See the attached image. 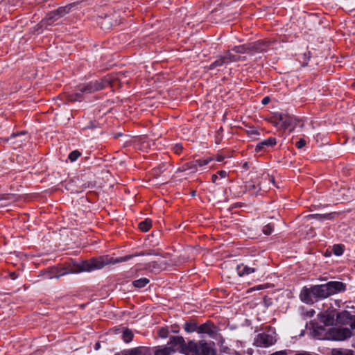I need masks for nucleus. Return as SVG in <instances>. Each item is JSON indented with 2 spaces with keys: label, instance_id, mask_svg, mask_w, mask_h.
Instances as JSON below:
<instances>
[{
  "label": "nucleus",
  "instance_id": "obj_1",
  "mask_svg": "<svg viewBox=\"0 0 355 355\" xmlns=\"http://www.w3.org/2000/svg\"><path fill=\"white\" fill-rule=\"evenodd\" d=\"M336 321L341 325H349L350 329L342 326L329 328V340L343 341L352 336V329H355V315L348 311H343L336 314Z\"/></svg>",
  "mask_w": 355,
  "mask_h": 355
},
{
  "label": "nucleus",
  "instance_id": "obj_2",
  "mask_svg": "<svg viewBox=\"0 0 355 355\" xmlns=\"http://www.w3.org/2000/svg\"><path fill=\"white\" fill-rule=\"evenodd\" d=\"M133 255H127L118 258L109 257H99L89 260L82 261L78 266V270L76 272H90L95 270H99L109 264H116L118 263L127 261L130 259Z\"/></svg>",
  "mask_w": 355,
  "mask_h": 355
},
{
  "label": "nucleus",
  "instance_id": "obj_3",
  "mask_svg": "<svg viewBox=\"0 0 355 355\" xmlns=\"http://www.w3.org/2000/svg\"><path fill=\"white\" fill-rule=\"evenodd\" d=\"M109 85L110 82L103 79L91 81L87 84L80 85L78 87V92L69 94L67 98L70 101H80L83 94H92L102 90Z\"/></svg>",
  "mask_w": 355,
  "mask_h": 355
},
{
  "label": "nucleus",
  "instance_id": "obj_4",
  "mask_svg": "<svg viewBox=\"0 0 355 355\" xmlns=\"http://www.w3.org/2000/svg\"><path fill=\"white\" fill-rule=\"evenodd\" d=\"M273 331L259 333L254 338V345L259 347H268L276 343V338Z\"/></svg>",
  "mask_w": 355,
  "mask_h": 355
},
{
  "label": "nucleus",
  "instance_id": "obj_5",
  "mask_svg": "<svg viewBox=\"0 0 355 355\" xmlns=\"http://www.w3.org/2000/svg\"><path fill=\"white\" fill-rule=\"evenodd\" d=\"M189 355H213L210 347L205 343H196L189 342L188 345Z\"/></svg>",
  "mask_w": 355,
  "mask_h": 355
},
{
  "label": "nucleus",
  "instance_id": "obj_6",
  "mask_svg": "<svg viewBox=\"0 0 355 355\" xmlns=\"http://www.w3.org/2000/svg\"><path fill=\"white\" fill-rule=\"evenodd\" d=\"M264 49L261 43H252L249 44H243L234 46L232 49L233 51L237 53H250L254 51H262Z\"/></svg>",
  "mask_w": 355,
  "mask_h": 355
},
{
  "label": "nucleus",
  "instance_id": "obj_7",
  "mask_svg": "<svg viewBox=\"0 0 355 355\" xmlns=\"http://www.w3.org/2000/svg\"><path fill=\"white\" fill-rule=\"evenodd\" d=\"M275 117L284 128H294L296 119L293 116L279 113L277 114Z\"/></svg>",
  "mask_w": 355,
  "mask_h": 355
},
{
  "label": "nucleus",
  "instance_id": "obj_8",
  "mask_svg": "<svg viewBox=\"0 0 355 355\" xmlns=\"http://www.w3.org/2000/svg\"><path fill=\"white\" fill-rule=\"evenodd\" d=\"M312 293L315 295V300L330 296L326 284L312 286Z\"/></svg>",
  "mask_w": 355,
  "mask_h": 355
},
{
  "label": "nucleus",
  "instance_id": "obj_9",
  "mask_svg": "<svg viewBox=\"0 0 355 355\" xmlns=\"http://www.w3.org/2000/svg\"><path fill=\"white\" fill-rule=\"evenodd\" d=\"M326 285L330 295L343 292L346 290V285L341 282L331 281L327 282Z\"/></svg>",
  "mask_w": 355,
  "mask_h": 355
},
{
  "label": "nucleus",
  "instance_id": "obj_10",
  "mask_svg": "<svg viewBox=\"0 0 355 355\" xmlns=\"http://www.w3.org/2000/svg\"><path fill=\"white\" fill-rule=\"evenodd\" d=\"M217 331V327L211 322H205L198 326V334H207L211 337H214Z\"/></svg>",
  "mask_w": 355,
  "mask_h": 355
},
{
  "label": "nucleus",
  "instance_id": "obj_11",
  "mask_svg": "<svg viewBox=\"0 0 355 355\" xmlns=\"http://www.w3.org/2000/svg\"><path fill=\"white\" fill-rule=\"evenodd\" d=\"M277 144V140L275 137H269L263 141L259 142L256 147V152L266 151L270 148H272Z\"/></svg>",
  "mask_w": 355,
  "mask_h": 355
},
{
  "label": "nucleus",
  "instance_id": "obj_12",
  "mask_svg": "<svg viewBox=\"0 0 355 355\" xmlns=\"http://www.w3.org/2000/svg\"><path fill=\"white\" fill-rule=\"evenodd\" d=\"M168 345L174 349V352L180 351L184 345V340L182 336H171Z\"/></svg>",
  "mask_w": 355,
  "mask_h": 355
},
{
  "label": "nucleus",
  "instance_id": "obj_13",
  "mask_svg": "<svg viewBox=\"0 0 355 355\" xmlns=\"http://www.w3.org/2000/svg\"><path fill=\"white\" fill-rule=\"evenodd\" d=\"M300 300L306 304H313L315 300V295L312 293V287L304 288L300 294Z\"/></svg>",
  "mask_w": 355,
  "mask_h": 355
},
{
  "label": "nucleus",
  "instance_id": "obj_14",
  "mask_svg": "<svg viewBox=\"0 0 355 355\" xmlns=\"http://www.w3.org/2000/svg\"><path fill=\"white\" fill-rule=\"evenodd\" d=\"M313 334L314 337L320 340H329V328L323 326H315L313 327Z\"/></svg>",
  "mask_w": 355,
  "mask_h": 355
},
{
  "label": "nucleus",
  "instance_id": "obj_15",
  "mask_svg": "<svg viewBox=\"0 0 355 355\" xmlns=\"http://www.w3.org/2000/svg\"><path fill=\"white\" fill-rule=\"evenodd\" d=\"M116 355H150V353L146 347H138L122 352L120 354H117Z\"/></svg>",
  "mask_w": 355,
  "mask_h": 355
},
{
  "label": "nucleus",
  "instance_id": "obj_16",
  "mask_svg": "<svg viewBox=\"0 0 355 355\" xmlns=\"http://www.w3.org/2000/svg\"><path fill=\"white\" fill-rule=\"evenodd\" d=\"M213 160L212 158L211 157H207V158H204V159H196L192 162H190L187 165H188V168L189 169H191V170H198V168L200 167V168H202L205 165H207L208 164L210 163V162H211Z\"/></svg>",
  "mask_w": 355,
  "mask_h": 355
},
{
  "label": "nucleus",
  "instance_id": "obj_17",
  "mask_svg": "<svg viewBox=\"0 0 355 355\" xmlns=\"http://www.w3.org/2000/svg\"><path fill=\"white\" fill-rule=\"evenodd\" d=\"M320 321L325 326L332 325L335 322V314L332 312H324L318 315Z\"/></svg>",
  "mask_w": 355,
  "mask_h": 355
},
{
  "label": "nucleus",
  "instance_id": "obj_18",
  "mask_svg": "<svg viewBox=\"0 0 355 355\" xmlns=\"http://www.w3.org/2000/svg\"><path fill=\"white\" fill-rule=\"evenodd\" d=\"M256 268L252 267H249L244 264H241L237 266L236 272L239 276L242 277L244 275H250L254 272H255Z\"/></svg>",
  "mask_w": 355,
  "mask_h": 355
},
{
  "label": "nucleus",
  "instance_id": "obj_19",
  "mask_svg": "<svg viewBox=\"0 0 355 355\" xmlns=\"http://www.w3.org/2000/svg\"><path fill=\"white\" fill-rule=\"evenodd\" d=\"M59 19H60V17L55 10H53L49 12L42 22L45 25H51Z\"/></svg>",
  "mask_w": 355,
  "mask_h": 355
},
{
  "label": "nucleus",
  "instance_id": "obj_20",
  "mask_svg": "<svg viewBox=\"0 0 355 355\" xmlns=\"http://www.w3.org/2000/svg\"><path fill=\"white\" fill-rule=\"evenodd\" d=\"M226 64L225 58L223 55L217 57L216 60L213 62L210 65L207 67V69L212 70L216 67H219Z\"/></svg>",
  "mask_w": 355,
  "mask_h": 355
},
{
  "label": "nucleus",
  "instance_id": "obj_21",
  "mask_svg": "<svg viewBox=\"0 0 355 355\" xmlns=\"http://www.w3.org/2000/svg\"><path fill=\"white\" fill-rule=\"evenodd\" d=\"M225 58L226 64L237 62L240 60L241 57L237 55L232 54L230 51H227L225 55H223Z\"/></svg>",
  "mask_w": 355,
  "mask_h": 355
},
{
  "label": "nucleus",
  "instance_id": "obj_22",
  "mask_svg": "<svg viewBox=\"0 0 355 355\" xmlns=\"http://www.w3.org/2000/svg\"><path fill=\"white\" fill-rule=\"evenodd\" d=\"M173 352L174 349L169 347V345L167 344V345L157 349L155 352V355H170Z\"/></svg>",
  "mask_w": 355,
  "mask_h": 355
},
{
  "label": "nucleus",
  "instance_id": "obj_23",
  "mask_svg": "<svg viewBox=\"0 0 355 355\" xmlns=\"http://www.w3.org/2000/svg\"><path fill=\"white\" fill-rule=\"evenodd\" d=\"M246 189L252 193V194H256L259 190L261 189V186L260 184L257 185L253 182H249L246 184Z\"/></svg>",
  "mask_w": 355,
  "mask_h": 355
},
{
  "label": "nucleus",
  "instance_id": "obj_24",
  "mask_svg": "<svg viewBox=\"0 0 355 355\" xmlns=\"http://www.w3.org/2000/svg\"><path fill=\"white\" fill-rule=\"evenodd\" d=\"M152 226L150 219H146L139 223V228L144 232H148Z\"/></svg>",
  "mask_w": 355,
  "mask_h": 355
},
{
  "label": "nucleus",
  "instance_id": "obj_25",
  "mask_svg": "<svg viewBox=\"0 0 355 355\" xmlns=\"http://www.w3.org/2000/svg\"><path fill=\"white\" fill-rule=\"evenodd\" d=\"M354 352L350 349L335 348L331 349L332 355H353Z\"/></svg>",
  "mask_w": 355,
  "mask_h": 355
},
{
  "label": "nucleus",
  "instance_id": "obj_26",
  "mask_svg": "<svg viewBox=\"0 0 355 355\" xmlns=\"http://www.w3.org/2000/svg\"><path fill=\"white\" fill-rule=\"evenodd\" d=\"M184 330L188 333H192L194 331H197L198 333V326L196 323L192 322H185Z\"/></svg>",
  "mask_w": 355,
  "mask_h": 355
},
{
  "label": "nucleus",
  "instance_id": "obj_27",
  "mask_svg": "<svg viewBox=\"0 0 355 355\" xmlns=\"http://www.w3.org/2000/svg\"><path fill=\"white\" fill-rule=\"evenodd\" d=\"M148 283H149V279L146 277H143V278H141V279L134 281L132 282V284L135 287L141 288L144 287L146 285H147Z\"/></svg>",
  "mask_w": 355,
  "mask_h": 355
},
{
  "label": "nucleus",
  "instance_id": "obj_28",
  "mask_svg": "<svg viewBox=\"0 0 355 355\" xmlns=\"http://www.w3.org/2000/svg\"><path fill=\"white\" fill-rule=\"evenodd\" d=\"M133 338V333L131 330L125 329L123 331L122 338L125 343H130Z\"/></svg>",
  "mask_w": 355,
  "mask_h": 355
},
{
  "label": "nucleus",
  "instance_id": "obj_29",
  "mask_svg": "<svg viewBox=\"0 0 355 355\" xmlns=\"http://www.w3.org/2000/svg\"><path fill=\"white\" fill-rule=\"evenodd\" d=\"M71 6H66L64 7H60L55 11L57 12L58 15L61 17H64L67 14H68L70 12V10L71 8Z\"/></svg>",
  "mask_w": 355,
  "mask_h": 355
},
{
  "label": "nucleus",
  "instance_id": "obj_30",
  "mask_svg": "<svg viewBox=\"0 0 355 355\" xmlns=\"http://www.w3.org/2000/svg\"><path fill=\"white\" fill-rule=\"evenodd\" d=\"M274 230V226L271 224H268L263 227V232L266 235H270Z\"/></svg>",
  "mask_w": 355,
  "mask_h": 355
},
{
  "label": "nucleus",
  "instance_id": "obj_31",
  "mask_svg": "<svg viewBox=\"0 0 355 355\" xmlns=\"http://www.w3.org/2000/svg\"><path fill=\"white\" fill-rule=\"evenodd\" d=\"M80 153L78 150H73L69 155V159L71 162H75L80 156Z\"/></svg>",
  "mask_w": 355,
  "mask_h": 355
},
{
  "label": "nucleus",
  "instance_id": "obj_32",
  "mask_svg": "<svg viewBox=\"0 0 355 355\" xmlns=\"http://www.w3.org/2000/svg\"><path fill=\"white\" fill-rule=\"evenodd\" d=\"M333 250H334V254L338 256L341 255L343 253V249L339 245H334Z\"/></svg>",
  "mask_w": 355,
  "mask_h": 355
},
{
  "label": "nucleus",
  "instance_id": "obj_33",
  "mask_svg": "<svg viewBox=\"0 0 355 355\" xmlns=\"http://www.w3.org/2000/svg\"><path fill=\"white\" fill-rule=\"evenodd\" d=\"M183 149L182 145L181 144H176L173 147V150L176 154H180Z\"/></svg>",
  "mask_w": 355,
  "mask_h": 355
},
{
  "label": "nucleus",
  "instance_id": "obj_34",
  "mask_svg": "<svg viewBox=\"0 0 355 355\" xmlns=\"http://www.w3.org/2000/svg\"><path fill=\"white\" fill-rule=\"evenodd\" d=\"M306 145V141L304 139H300L297 143L296 146L298 148H302Z\"/></svg>",
  "mask_w": 355,
  "mask_h": 355
},
{
  "label": "nucleus",
  "instance_id": "obj_35",
  "mask_svg": "<svg viewBox=\"0 0 355 355\" xmlns=\"http://www.w3.org/2000/svg\"><path fill=\"white\" fill-rule=\"evenodd\" d=\"M217 174L219 175L221 178H225L227 175V172L226 171L222 170L218 171Z\"/></svg>",
  "mask_w": 355,
  "mask_h": 355
},
{
  "label": "nucleus",
  "instance_id": "obj_36",
  "mask_svg": "<svg viewBox=\"0 0 355 355\" xmlns=\"http://www.w3.org/2000/svg\"><path fill=\"white\" fill-rule=\"evenodd\" d=\"M218 179V174H214L211 177V180L214 183L218 184L217 180Z\"/></svg>",
  "mask_w": 355,
  "mask_h": 355
},
{
  "label": "nucleus",
  "instance_id": "obj_37",
  "mask_svg": "<svg viewBox=\"0 0 355 355\" xmlns=\"http://www.w3.org/2000/svg\"><path fill=\"white\" fill-rule=\"evenodd\" d=\"M269 101H270V98L266 96V97L263 98L262 103L263 105H266V104H268L269 103Z\"/></svg>",
  "mask_w": 355,
  "mask_h": 355
},
{
  "label": "nucleus",
  "instance_id": "obj_38",
  "mask_svg": "<svg viewBox=\"0 0 355 355\" xmlns=\"http://www.w3.org/2000/svg\"><path fill=\"white\" fill-rule=\"evenodd\" d=\"M331 217H330L329 214H327V215H325V216H319L320 220L329 219Z\"/></svg>",
  "mask_w": 355,
  "mask_h": 355
},
{
  "label": "nucleus",
  "instance_id": "obj_39",
  "mask_svg": "<svg viewBox=\"0 0 355 355\" xmlns=\"http://www.w3.org/2000/svg\"><path fill=\"white\" fill-rule=\"evenodd\" d=\"M223 159H224V158H223V156H218V157H216V160H217L218 162H222V161L223 160Z\"/></svg>",
  "mask_w": 355,
  "mask_h": 355
},
{
  "label": "nucleus",
  "instance_id": "obj_40",
  "mask_svg": "<svg viewBox=\"0 0 355 355\" xmlns=\"http://www.w3.org/2000/svg\"><path fill=\"white\" fill-rule=\"evenodd\" d=\"M268 180L269 182H272V184H274V179H273V178H272V177H268Z\"/></svg>",
  "mask_w": 355,
  "mask_h": 355
},
{
  "label": "nucleus",
  "instance_id": "obj_41",
  "mask_svg": "<svg viewBox=\"0 0 355 355\" xmlns=\"http://www.w3.org/2000/svg\"><path fill=\"white\" fill-rule=\"evenodd\" d=\"M160 336H161L162 337H166L165 332H164V331H160Z\"/></svg>",
  "mask_w": 355,
  "mask_h": 355
},
{
  "label": "nucleus",
  "instance_id": "obj_42",
  "mask_svg": "<svg viewBox=\"0 0 355 355\" xmlns=\"http://www.w3.org/2000/svg\"><path fill=\"white\" fill-rule=\"evenodd\" d=\"M155 263H156V262H155H155H152V263H150V267L155 268Z\"/></svg>",
  "mask_w": 355,
  "mask_h": 355
},
{
  "label": "nucleus",
  "instance_id": "obj_43",
  "mask_svg": "<svg viewBox=\"0 0 355 355\" xmlns=\"http://www.w3.org/2000/svg\"><path fill=\"white\" fill-rule=\"evenodd\" d=\"M5 199L4 195H0V201Z\"/></svg>",
  "mask_w": 355,
  "mask_h": 355
},
{
  "label": "nucleus",
  "instance_id": "obj_44",
  "mask_svg": "<svg viewBox=\"0 0 355 355\" xmlns=\"http://www.w3.org/2000/svg\"><path fill=\"white\" fill-rule=\"evenodd\" d=\"M99 346H100L99 343H96V347H95V349H96V350L98 349Z\"/></svg>",
  "mask_w": 355,
  "mask_h": 355
},
{
  "label": "nucleus",
  "instance_id": "obj_45",
  "mask_svg": "<svg viewBox=\"0 0 355 355\" xmlns=\"http://www.w3.org/2000/svg\"><path fill=\"white\" fill-rule=\"evenodd\" d=\"M252 133L257 134V131H253Z\"/></svg>",
  "mask_w": 355,
  "mask_h": 355
}]
</instances>
